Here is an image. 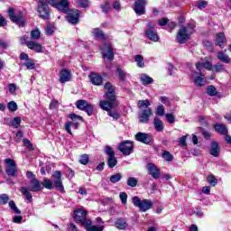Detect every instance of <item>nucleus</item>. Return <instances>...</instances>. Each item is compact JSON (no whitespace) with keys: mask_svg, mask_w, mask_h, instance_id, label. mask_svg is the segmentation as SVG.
I'll use <instances>...</instances> for the list:
<instances>
[{"mask_svg":"<svg viewBox=\"0 0 231 231\" xmlns=\"http://www.w3.org/2000/svg\"><path fill=\"white\" fill-rule=\"evenodd\" d=\"M71 80V73L68 69H62L60 73V82L65 84V82H69Z\"/></svg>","mask_w":231,"mask_h":231,"instance_id":"obj_23","label":"nucleus"},{"mask_svg":"<svg viewBox=\"0 0 231 231\" xmlns=\"http://www.w3.org/2000/svg\"><path fill=\"white\" fill-rule=\"evenodd\" d=\"M9 19H11L12 23L17 24V26L23 27L26 24V21L24 20V15H23V12H20L18 14H15V9L10 7L8 9Z\"/></svg>","mask_w":231,"mask_h":231,"instance_id":"obj_4","label":"nucleus"},{"mask_svg":"<svg viewBox=\"0 0 231 231\" xmlns=\"http://www.w3.org/2000/svg\"><path fill=\"white\" fill-rule=\"evenodd\" d=\"M27 48H29V50H32V51H35L36 53H42L44 51V47H42L41 43L33 41L27 42Z\"/></svg>","mask_w":231,"mask_h":231,"instance_id":"obj_21","label":"nucleus"},{"mask_svg":"<svg viewBox=\"0 0 231 231\" xmlns=\"http://www.w3.org/2000/svg\"><path fill=\"white\" fill-rule=\"evenodd\" d=\"M207 180L209 185H211L212 187H216L217 185V180L216 179V177H214V175H208Z\"/></svg>","mask_w":231,"mask_h":231,"instance_id":"obj_44","label":"nucleus"},{"mask_svg":"<svg viewBox=\"0 0 231 231\" xmlns=\"http://www.w3.org/2000/svg\"><path fill=\"white\" fill-rule=\"evenodd\" d=\"M116 72L118 74L119 79H121L123 82L125 81V77H127V73L124 71L121 68H117Z\"/></svg>","mask_w":231,"mask_h":231,"instance_id":"obj_40","label":"nucleus"},{"mask_svg":"<svg viewBox=\"0 0 231 231\" xmlns=\"http://www.w3.org/2000/svg\"><path fill=\"white\" fill-rule=\"evenodd\" d=\"M93 34L97 39H104V32L98 28L94 29Z\"/></svg>","mask_w":231,"mask_h":231,"instance_id":"obj_49","label":"nucleus"},{"mask_svg":"<svg viewBox=\"0 0 231 231\" xmlns=\"http://www.w3.org/2000/svg\"><path fill=\"white\" fill-rule=\"evenodd\" d=\"M196 75H198L196 77ZM191 77L194 79V77H196L194 79V83L195 85H197L199 88H201L203 86H205L207 84V80H205V75L201 72H196V71H193L191 73Z\"/></svg>","mask_w":231,"mask_h":231,"instance_id":"obj_19","label":"nucleus"},{"mask_svg":"<svg viewBox=\"0 0 231 231\" xmlns=\"http://www.w3.org/2000/svg\"><path fill=\"white\" fill-rule=\"evenodd\" d=\"M133 204L134 207L139 208L140 212H147L152 208V200L151 199H140V197L135 196L132 198Z\"/></svg>","mask_w":231,"mask_h":231,"instance_id":"obj_3","label":"nucleus"},{"mask_svg":"<svg viewBox=\"0 0 231 231\" xmlns=\"http://www.w3.org/2000/svg\"><path fill=\"white\" fill-rule=\"evenodd\" d=\"M79 19H80V12H79V10L74 9L68 12L67 21L70 24H79Z\"/></svg>","mask_w":231,"mask_h":231,"instance_id":"obj_16","label":"nucleus"},{"mask_svg":"<svg viewBox=\"0 0 231 231\" xmlns=\"http://www.w3.org/2000/svg\"><path fill=\"white\" fill-rule=\"evenodd\" d=\"M140 79L143 86H149V84H152V82H154V79H152V78L149 77L147 74H142Z\"/></svg>","mask_w":231,"mask_h":231,"instance_id":"obj_30","label":"nucleus"},{"mask_svg":"<svg viewBox=\"0 0 231 231\" xmlns=\"http://www.w3.org/2000/svg\"><path fill=\"white\" fill-rule=\"evenodd\" d=\"M88 77L90 79L91 84H93L94 86H102V84L104 83V79L100 74L91 72Z\"/></svg>","mask_w":231,"mask_h":231,"instance_id":"obj_20","label":"nucleus"},{"mask_svg":"<svg viewBox=\"0 0 231 231\" xmlns=\"http://www.w3.org/2000/svg\"><path fill=\"white\" fill-rule=\"evenodd\" d=\"M23 145L24 147H27V149H29V151H33V149H35L33 147V144H32V143L30 142V140L28 139H23Z\"/></svg>","mask_w":231,"mask_h":231,"instance_id":"obj_55","label":"nucleus"},{"mask_svg":"<svg viewBox=\"0 0 231 231\" xmlns=\"http://www.w3.org/2000/svg\"><path fill=\"white\" fill-rule=\"evenodd\" d=\"M119 198H120L121 202H122L123 205H125L127 203V193L121 192L119 194Z\"/></svg>","mask_w":231,"mask_h":231,"instance_id":"obj_60","label":"nucleus"},{"mask_svg":"<svg viewBox=\"0 0 231 231\" xmlns=\"http://www.w3.org/2000/svg\"><path fill=\"white\" fill-rule=\"evenodd\" d=\"M87 231H104V226H93V222L88 221L84 226Z\"/></svg>","mask_w":231,"mask_h":231,"instance_id":"obj_26","label":"nucleus"},{"mask_svg":"<svg viewBox=\"0 0 231 231\" xmlns=\"http://www.w3.org/2000/svg\"><path fill=\"white\" fill-rule=\"evenodd\" d=\"M48 5H50V2L47 0H39L38 13L42 19H50V7H48Z\"/></svg>","mask_w":231,"mask_h":231,"instance_id":"obj_7","label":"nucleus"},{"mask_svg":"<svg viewBox=\"0 0 231 231\" xmlns=\"http://www.w3.org/2000/svg\"><path fill=\"white\" fill-rule=\"evenodd\" d=\"M207 93L209 97H216V95H217V90L216 89V87L211 85L208 87Z\"/></svg>","mask_w":231,"mask_h":231,"instance_id":"obj_41","label":"nucleus"},{"mask_svg":"<svg viewBox=\"0 0 231 231\" xmlns=\"http://www.w3.org/2000/svg\"><path fill=\"white\" fill-rule=\"evenodd\" d=\"M146 27L145 35L147 39L152 41V42H158L160 36H158V32H156V23H148Z\"/></svg>","mask_w":231,"mask_h":231,"instance_id":"obj_6","label":"nucleus"},{"mask_svg":"<svg viewBox=\"0 0 231 231\" xmlns=\"http://www.w3.org/2000/svg\"><path fill=\"white\" fill-rule=\"evenodd\" d=\"M214 71L216 73H221V71H225V66L221 63H217L216 66H215V69Z\"/></svg>","mask_w":231,"mask_h":231,"instance_id":"obj_57","label":"nucleus"},{"mask_svg":"<svg viewBox=\"0 0 231 231\" xmlns=\"http://www.w3.org/2000/svg\"><path fill=\"white\" fill-rule=\"evenodd\" d=\"M127 185L128 187L134 188L136 185H138V180H136L134 177H130L127 180Z\"/></svg>","mask_w":231,"mask_h":231,"instance_id":"obj_43","label":"nucleus"},{"mask_svg":"<svg viewBox=\"0 0 231 231\" xmlns=\"http://www.w3.org/2000/svg\"><path fill=\"white\" fill-rule=\"evenodd\" d=\"M162 157L163 158V160H165V162H172V160H174V156L166 150L162 152Z\"/></svg>","mask_w":231,"mask_h":231,"instance_id":"obj_35","label":"nucleus"},{"mask_svg":"<svg viewBox=\"0 0 231 231\" xmlns=\"http://www.w3.org/2000/svg\"><path fill=\"white\" fill-rule=\"evenodd\" d=\"M5 162L7 165L5 168L7 176L17 178L19 176V172H17V164H15V162L13 159H5Z\"/></svg>","mask_w":231,"mask_h":231,"instance_id":"obj_10","label":"nucleus"},{"mask_svg":"<svg viewBox=\"0 0 231 231\" xmlns=\"http://www.w3.org/2000/svg\"><path fill=\"white\" fill-rule=\"evenodd\" d=\"M76 2L81 8H88L89 6V0H76Z\"/></svg>","mask_w":231,"mask_h":231,"instance_id":"obj_50","label":"nucleus"},{"mask_svg":"<svg viewBox=\"0 0 231 231\" xmlns=\"http://www.w3.org/2000/svg\"><path fill=\"white\" fill-rule=\"evenodd\" d=\"M135 140H137V142H141V143H145V145H151V143L154 142V138L151 134H145L142 132H138L135 134Z\"/></svg>","mask_w":231,"mask_h":231,"instance_id":"obj_12","label":"nucleus"},{"mask_svg":"<svg viewBox=\"0 0 231 231\" xmlns=\"http://www.w3.org/2000/svg\"><path fill=\"white\" fill-rule=\"evenodd\" d=\"M225 42H226V37L225 36V32H218L217 34V39L215 42L216 46L223 48V44H225Z\"/></svg>","mask_w":231,"mask_h":231,"instance_id":"obj_28","label":"nucleus"},{"mask_svg":"<svg viewBox=\"0 0 231 231\" xmlns=\"http://www.w3.org/2000/svg\"><path fill=\"white\" fill-rule=\"evenodd\" d=\"M106 111H107L108 116H111V117L114 118L115 120H118V118H120V114H118V112L113 111V110H111V109L106 110Z\"/></svg>","mask_w":231,"mask_h":231,"instance_id":"obj_48","label":"nucleus"},{"mask_svg":"<svg viewBox=\"0 0 231 231\" xmlns=\"http://www.w3.org/2000/svg\"><path fill=\"white\" fill-rule=\"evenodd\" d=\"M31 39L33 41H39V39H41V31H39V29L32 30L31 32Z\"/></svg>","mask_w":231,"mask_h":231,"instance_id":"obj_39","label":"nucleus"},{"mask_svg":"<svg viewBox=\"0 0 231 231\" xmlns=\"http://www.w3.org/2000/svg\"><path fill=\"white\" fill-rule=\"evenodd\" d=\"M106 92L105 93V97L106 100H101L99 102V107L103 109V111H109V109H115V107L118 106V102H116V95L115 92V87L111 82H106L104 86Z\"/></svg>","mask_w":231,"mask_h":231,"instance_id":"obj_1","label":"nucleus"},{"mask_svg":"<svg viewBox=\"0 0 231 231\" xmlns=\"http://www.w3.org/2000/svg\"><path fill=\"white\" fill-rule=\"evenodd\" d=\"M190 34L189 32H187V27H181L177 34V42L179 44H185L189 39H190Z\"/></svg>","mask_w":231,"mask_h":231,"instance_id":"obj_14","label":"nucleus"},{"mask_svg":"<svg viewBox=\"0 0 231 231\" xmlns=\"http://www.w3.org/2000/svg\"><path fill=\"white\" fill-rule=\"evenodd\" d=\"M52 183H54L55 189L60 192H64V185H62V172L60 171H55L51 175Z\"/></svg>","mask_w":231,"mask_h":231,"instance_id":"obj_11","label":"nucleus"},{"mask_svg":"<svg viewBox=\"0 0 231 231\" xmlns=\"http://www.w3.org/2000/svg\"><path fill=\"white\" fill-rule=\"evenodd\" d=\"M219 144L216 141H213L211 143V149L209 151L211 156H214V158H217L219 156Z\"/></svg>","mask_w":231,"mask_h":231,"instance_id":"obj_27","label":"nucleus"},{"mask_svg":"<svg viewBox=\"0 0 231 231\" xmlns=\"http://www.w3.org/2000/svg\"><path fill=\"white\" fill-rule=\"evenodd\" d=\"M118 164V160H116V157H108L107 165L109 169H114V167H116Z\"/></svg>","mask_w":231,"mask_h":231,"instance_id":"obj_36","label":"nucleus"},{"mask_svg":"<svg viewBox=\"0 0 231 231\" xmlns=\"http://www.w3.org/2000/svg\"><path fill=\"white\" fill-rule=\"evenodd\" d=\"M207 5H208V2L205 0H200L197 3V7L199 10H203V8H207Z\"/></svg>","mask_w":231,"mask_h":231,"instance_id":"obj_54","label":"nucleus"},{"mask_svg":"<svg viewBox=\"0 0 231 231\" xmlns=\"http://www.w3.org/2000/svg\"><path fill=\"white\" fill-rule=\"evenodd\" d=\"M7 109H9L11 113H15V111L19 109V106H17V103H15V101H10L9 103H7Z\"/></svg>","mask_w":231,"mask_h":231,"instance_id":"obj_37","label":"nucleus"},{"mask_svg":"<svg viewBox=\"0 0 231 231\" xmlns=\"http://www.w3.org/2000/svg\"><path fill=\"white\" fill-rule=\"evenodd\" d=\"M134 60L137 62L138 68H145V63H143V56L135 55Z\"/></svg>","mask_w":231,"mask_h":231,"instance_id":"obj_38","label":"nucleus"},{"mask_svg":"<svg viewBox=\"0 0 231 231\" xmlns=\"http://www.w3.org/2000/svg\"><path fill=\"white\" fill-rule=\"evenodd\" d=\"M165 118L169 124H174V122H176V117L173 114H166Z\"/></svg>","mask_w":231,"mask_h":231,"instance_id":"obj_51","label":"nucleus"},{"mask_svg":"<svg viewBox=\"0 0 231 231\" xmlns=\"http://www.w3.org/2000/svg\"><path fill=\"white\" fill-rule=\"evenodd\" d=\"M20 190L22 194L24 195L28 203H32V201H33L32 192H41V190H42V186L41 185V181H39L37 179H33L31 180L29 188L22 187Z\"/></svg>","mask_w":231,"mask_h":231,"instance_id":"obj_2","label":"nucleus"},{"mask_svg":"<svg viewBox=\"0 0 231 231\" xmlns=\"http://www.w3.org/2000/svg\"><path fill=\"white\" fill-rule=\"evenodd\" d=\"M24 66L27 68V69H35V62L33 60L24 63Z\"/></svg>","mask_w":231,"mask_h":231,"instance_id":"obj_61","label":"nucleus"},{"mask_svg":"<svg viewBox=\"0 0 231 231\" xmlns=\"http://www.w3.org/2000/svg\"><path fill=\"white\" fill-rule=\"evenodd\" d=\"M156 115H158V116H163V115H165V106H163V105H160L157 107Z\"/></svg>","mask_w":231,"mask_h":231,"instance_id":"obj_53","label":"nucleus"},{"mask_svg":"<svg viewBox=\"0 0 231 231\" xmlns=\"http://www.w3.org/2000/svg\"><path fill=\"white\" fill-rule=\"evenodd\" d=\"M76 107L80 111H85V113H87L88 116H91V115H93V111L95 109V106L92 104L84 99H79L76 102Z\"/></svg>","mask_w":231,"mask_h":231,"instance_id":"obj_9","label":"nucleus"},{"mask_svg":"<svg viewBox=\"0 0 231 231\" xmlns=\"http://www.w3.org/2000/svg\"><path fill=\"white\" fill-rule=\"evenodd\" d=\"M115 226H116L118 230H125V228H127V220L124 217H119L116 220Z\"/></svg>","mask_w":231,"mask_h":231,"instance_id":"obj_25","label":"nucleus"},{"mask_svg":"<svg viewBox=\"0 0 231 231\" xmlns=\"http://www.w3.org/2000/svg\"><path fill=\"white\" fill-rule=\"evenodd\" d=\"M49 5L57 8V10H60V12H62L63 14H68V12H69V1L68 0H50Z\"/></svg>","mask_w":231,"mask_h":231,"instance_id":"obj_5","label":"nucleus"},{"mask_svg":"<svg viewBox=\"0 0 231 231\" xmlns=\"http://www.w3.org/2000/svg\"><path fill=\"white\" fill-rule=\"evenodd\" d=\"M45 32H46V35H53V26L51 25H48L45 29Z\"/></svg>","mask_w":231,"mask_h":231,"instance_id":"obj_64","label":"nucleus"},{"mask_svg":"<svg viewBox=\"0 0 231 231\" xmlns=\"http://www.w3.org/2000/svg\"><path fill=\"white\" fill-rule=\"evenodd\" d=\"M187 32L192 35L194 33V28H196V24L195 23H188L187 24Z\"/></svg>","mask_w":231,"mask_h":231,"instance_id":"obj_59","label":"nucleus"},{"mask_svg":"<svg viewBox=\"0 0 231 231\" xmlns=\"http://www.w3.org/2000/svg\"><path fill=\"white\" fill-rule=\"evenodd\" d=\"M122 180V173H116L110 177L111 183H118Z\"/></svg>","mask_w":231,"mask_h":231,"instance_id":"obj_42","label":"nucleus"},{"mask_svg":"<svg viewBox=\"0 0 231 231\" xmlns=\"http://www.w3.org/2000/svg\"><path fill=\"white\" fill-rule=\"evenodd\" d=\"M225 51H226V50L218 52V60L225 64H230V57L225 54Z\"/></svg>","mask_w":231,"mask_h":231,"instance_id":"obj_31","label":"nucleus"},{"mask_svg":"<svg viewBox=\"0 0 231 231\" xmlns=\"http://www.w3.org/2000/svg\"><path fill=\"white\" fill-rule=\"evenodd\" d=\"M71 127H74V129H79V123H74V122H68L65 125V131H67V133L69 134H73L71 133Z\"/></svg>","mask_w":231,"mask_h":231,"instance_id":"obj_32","label":"nucleus"},{"mask_svg":"<svg viewBox=\"0 0 231 231\" xmlns=\"http://www.w3.org/2000/svg\"><path fill=\"white\" fill-rule=\"evenodd\" d=\"M74 219L77 223H80L82 226L88 225V221H91L88 218V211L80 208L74 211Z\"/></svg>","mask_w":231,"mask_h":231,"instance_id":"obj_8","label":"nucleus"},{"mask_svg":"<svg viewBox=\"0 0 231 231\" xmlns=\"http://www.w3.org/2000/svg\"><path fill=\"white\" fill-rule=\"evenodd\" d=\"M149 106H151V102L148 99L139 100L137 103V107L139 109H149Z\"/></svg>","mask_w":231,"mask_h":231,"instance_id":"obj_33","label":"nucleus"},{"mask_svg":"<svg viewBox=\"0 0 231 231\" xmlns=\"http://www.w3.org/2000/svg\"><path fill=\"white\" fill-rule=\"evenodd\" d=\"M105 153L109 158L115 157V151L113 150V148H111V146H106L105 147Z\"/></svg>","mask_w":231,"mask_h":231,"instance_id":"obj_45","label":"nucleus"},{"mask_svg":"<svg viewBox=\"0 0 231 231\" xmlns=\"http://www.w3.org/2000/svg\"><path fill=\"white\" fill-rule=\"evenodd\" d=\"M10 201V197L8 194H2L0 195V205H6Z\"/></svg>","mask_w":231,"mask_h":231,"instance_id":"obj_46","label":"nucleus"},{"mask_svg":"<svg viewBox=\"0 0 231 231\" xmlns=\"http://www.w3.org/2000/svg\"><path fill=\"white\" fill-rule=\"evenodd\" d=\"M133 142L125 141L118 145V150L124 154V156H129L133 152L134 149Z\"/></svg>","mask_w":231,"mask_h":231,"instance_id":"obj_13","label":"nucleus"},{"mask_svg":"<svg viewBox=\"0 0 231 231\" xmlns=\"http://www.w3.org/2000/svg\"><path fill=\"white\" fill-rule=\"evenodd\" d=\"M79 163H81V165H88V163H89V155L88 154L81 155L79 159Z\"/></svg>","mask_w":231,"mask_h":231,"instance_id":"obj_47","label":"nucleus"},{"mask_svg":"<svg viewBox=\"0 0 231 231\" xmlns=\"http://www.w3.org/2000/svg\"><path fill=\"white\" fill-rule=\"evenodd\" d=\"M152 116V109L146 108L139 113L140 124H149V117Z\"/></svg>","mask_w":231,"mask_h":231,"instance_id":"obj_18","label":"nucleus"},{"mask_svg":"<svg viewBox=\"0 0 231 231\" xmlns=\"http://www.w3.org/2000/svg\"><path fill=\"white\" fill-rule=\"evenodd\" d=\"M8 90L11 95H15V91H17V86H15L14 83H11L8 85Z\"/></svg>","mask_w":231,"mask_h":231,"instance_id":"obj_56","label":"nucleus"},{"mask_svg":"<svg viewBox=\"0 0 231 231\" xmlns=\"http://www.w3.org/2000/svg\"><path fill=\"white\" fill-rule=\"evenodd\" d=\"M101 9L104 14L109 13V10H111V5L109 3L106 2L105 4L101 5Z\"/></svg>","mask_w":231,"mask_h":231,"instance_id":"obj_52","label":"nucleus"},{"mask_svg":"<svg viewBox=\"0 0 231 231\" xmlns=\"http://www.w3.org/2000/svg\"><path fill=\"white\" fill-rule=\"evenodd\" d=\"M12 125L17 129V127L21 125V117H14L12 122Z\"/></svg>","mask_w":231,"mask_h":231,"instance_id":"obj_58","label":"nucleus"},{"mask_svg":"<svg viewBox=\"0 0 231 231\" xmlns=\"http://www.w3.org/2000/svg\"><path fill=\"white\" fill-rule=\"evenodd\" d=\"M101 53L104 59H106L107 60H113V59H115V53L109 43L103 44L101 47Z\"/></svg>","mask_w":231,"mask_h":231,"instance_id":"obj_15","label":"nucleus"},{"mask_svg":"<svg viewBox=\"0 0 231 231\" xmlns=\"http://www.w3.org/2000/svg\"><path fill=\"white\" fill-rule=\"evenodd\" d=\"M148 172L152 178L154 180H158L160 178V168H157L154 164L152 163H148Z\"/></svg>","mask_w":231,"mask_h":231,"instance_id":"obj_22","label":"nucleus"},{"mask_svg":"<svg viewBox=\"0 0 231 231\" xmlns=\"http://www.w3.org/2000/svg\"><path fill=\"white\" fill-rule=\"evenodd\" d=\"M180 145L185 147L187 145V135H183L179 139Z\"/></svg>","mask_w":231,"mask_h":231,"instance_id":"obj_63","label":"nucleus"},{"mask_svg":"<svg viewBox=\"0 0 231 231\" xmlns=\"http://www.w3.org/2000/svg\"><path fill=\"white\" fill-rule=\"evenodd\" d=\"M215 131H217V133H218L219 134H225L226 136V134H228V129L223 124H216Z\"/></svg>","mask_w":231,"mask_h":231,"instance_id":"obj_29","label":"nucleus"},{"mask_svg":"<svg viewBox=\"0 0 231 231\" xmlns=\"http://www.w3.org/2000/svg\"><path fill=\"white\" fill-rule=\"evenodd\" d=\"M42 185L45 189H48V190H52V189L55 187L54 183L50 179H44Z\"/></svg>","mask_w":231,"mask_h":231,"instance_id":"obj_34","label":"nucleus"},{"mask_svg":"<svg viewBox=\"0 0 231 231\" xmlns=\"http://www.w3.org/2000/svg\"><path fill=\"white\" fill-rule=\"evenodd\" d=\"M203 68H205V69H208V71H212V63L208 60L205 61L204 63H202Z\"/></svg>","mask_w":231,"mask_h":231,"instance_id":"obj_62","label":"nucleus"},{"mask_svg":"<svg viewBox=\"0 0 231 231\" xmlns=\"http://www.w3.org/2000/svg\"><path fill=\"white\" fill-rule=\"evenodd\" d=\"M145 5H147V2L145 0L135 1L134 10L137 15H144Z\"/></svg>","mask_w":231,"mask_h":231,"instance_id":"obj_17","label":"nucleus"},{"mask_svg":"<svg viewBox=\"0 0 231 231\" xmlns=\"http://www.w3.org/2000/svg\"><path fill=\"white\" fill-rule=\"evenodd\" d=\"M153 127L158 133H163V130L165 129L163 121L159 119V117L153 119Z\"/></svg>","mask_w":231,"mask_h":231,"instance_id":"obj_24","label":"nucleus"}]
</instances>
